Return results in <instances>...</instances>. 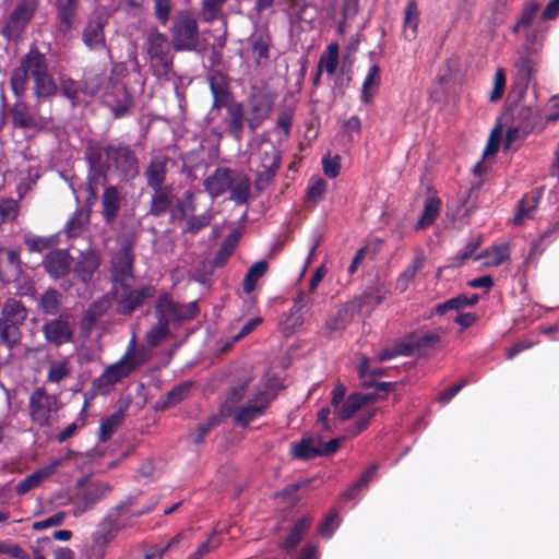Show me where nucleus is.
<instances>
[{"mask_svg": "<svg viewBox=\"0 0 559 559\" xmlns=\"http://www.w3.org/2000/svg\"><path fill=\"white\" fill-rule=\"evenodd\" d=\"M61 465V460H53L48 465L38 468L31 475L26 476L23 480H21L16 487L15 490L19 495H25L26 492L31 491L32 489L36 488L41 484L44 480L49 478L57 468Z\"/></svg>", "mask_w": 559, "mask_h": 559, "instance_id": "412c9836", "label": "nucleus"}, {"mask_svg": "<svg viewBox=\"0 0 559 559\" xmlns=\"http://www.w3.org/2000/svg\"><path fill=\"white\" fill-rule=\"evenodd\" d=\"M171 46L168 37L156 27H150L144 33L143 51L147 56L150 69L157 78L167 76L173 70Z\"/></svg>", "mask_w": 559, "mask_h": 559, "instance_id": "f03ea898", "label": "nucleus"}, {"mask_svg": "<svg viewBox=\"0 0 559 559\" xmlns=\"http://www.w3.org/2000/svg\"><path fill=\"white\" fill-rule=\"evenodd\" d=\"M39 0H20L4 22L2 35L15 39L25 31L38 10Z\"/></svg>", "mask_w": 559, "mask_h": 559, "instance_id": "423d86ee", "label": "nucleus"}, {"mask_svg": "<svg viewBox=\"0 0 559 559\" xmlns=\"http://www.w3.org/2000/svg\"><path fill=\"white\" fill-rule=\"evenodd\" d=\"M440 335L438 333H426L418 336L413 345L418 349L435 348L440 342Z\"/></svg>", "mask_w": 559, "mask_h": 559, "instance_id": "0e129e2a", "label": "nucleus"}, {"mask_svg": "<svg viewBox=\"0 0 559 559\" xmlns=\"http://www.w3.org/2000/svg\"><path fill=\"white\" fill-rule=\"evenodd\" d=\"M267 269L269 264L264 260L257 261L249 267L245 275L242 284L243 292L247 295L251 294L254 290L257 283L266 274Z\"/></svg>", "mask_w": 559, "mask_h": 559, "instance_id": "473e14b6", "label": "nucleus"}, {"mask_svg": "<svg viewBox=\"0 0 559 559\" xmlns=\"http://www.w3.org/2000/svg\"><path fill=\"white\" fill-rule=\"evenodd\" d=\"M257 159L259 162L258 176L260 178L270 179L280 167L278 152L272 145H262L257 153Z\"/></svg>", "mask_w": 559, "mask_h": 559, "instance_id": "aec40b11", "label": "nucleus"}, {"mask_svg": "<svg viewBox=\"0 0 559 559\" xmlns=\"http://www.w3.org/2000/svg\"><path fill=\"white\" fill-rule=\"evenodd\" d=\"M323 171L330 178H335L340 174L341 158L338 155L333 157L325 156L322 159Z\"/></svg>", "mask_w": 559, "mask_h": 559, "instance_id": "774afa93", "label": "nucleus"}, {"mask_svg": "<svg viewBox=\"0 0 559 559\" xmlns=\"http://www.w3.org/2000/svg\"><path fill=\"white\" fill-rule=\"evenodd\" d=\"M419 20V10L416 0H408L404 13V36L413 39L416 36Z\"/></svg>", "mask_w": 559, "mask_h": 559, "instance_id": "e433bc0d", "label": "nucleus"}, {"mask_svg": "<svg viewBox=\"0 0 559 559\" xmlns=\"http://www.w3.org/2000/svg\"><path fill=\"white\" fill-rule=\"evenodd\" d=\"M132 282L112 288L111 294L118 304V311L124 314L131 313L143 301L153 295L151 286H142L138 289L131 288Z\"/></svg>", "mask_w": 559, "mask_h": 559, "instance_id": "1a4fd4ad", "label": "nucleus"}, {"mask_svg": "<svg viewBox=\"0 0 559 559\" xmlns=\"http://www.w3.org/2000/svg\"><path fill=\"white\" fill-rule=\"evenodd\" d=\"M381 83V71L378 64L373 63L369 67L361 86L360 100L369 104L378 92Z\"/></svg>", "mask_w": 559, "mask_h": 559, "instance_id": "a878e982", "label": "nucleus"}, {"mask_svg": "<svg viewBox=\"0 0 559 559\" xmlns=\"http://www.w3.org/2000/svg\"><path fill=\"white\" fill-rule=\"evenodd\" d=\"M105 24L106 20L103 16H97L87 22L83 32V41L90 49L99 50L105 47Z\"/></svg>", "mask_w": 559, "mask_h": 559, "instance_id": "5701e85b", "label": "nucleus"}, {"mask_svg": "<svg viewBox=\"0 0 559 559\" xmlns=\"http://www.w3.org/2000/svg\"><path fill=\"white\" fill-rule=\"evenodd\" d=\"M233 171L228 168L219 167L211 176L205 178L204 188L205 191L213 198H217L223 193L227 192L230 183Z\"/></svg>", "mask_w": 559, "mask_h": 559, "instance_id": "4be33fe9", "label": "nucleus"}, {"mask_svg": "<svg viewBox=\"0 0 559 559\" xmlns=\"http://www.w3.org/2000/svg\"><path fill=\"white\" fill-rule=\"evenodd\" d=\"M424 265V258L423 257H416L412 261V263L405 269V271L399 276L396 281V289L400 292H405L409 284L415 278L417 272L423 267Z\"/></svg>", "mask_w": 559, "mask_h": 559, "instance_id": "a19ab883", "label": "nucleus"}, {"mask_svg": "<svg viewBox=\"0 0 559 559\" xmlns=\"http://www.w3.org/2000/svg\"><path fill=\"white\" fill-rule=\"evenodd\" d=\"M155 15L162 25H166L171 11V2L170 0H155Z\"/></svg>", "mask_w": 559, "mask_h": 559, "instance_id": "69168bd1", "label": "nucleus"}, {"mask_svg": "<svg viewBox=\"0 0 559 559\" xmlns=\"http://www.w3.org/2000/svg\"><path fill=\"white\" fill-rule=\"evenodd\" d=\"M61 90H62V94L72 100V104L75 105L76 103H79L81 99V94H85V95H88V96H92L94 95V91H87L86 87L83 86L82 83L80 82H75L73 80H66L62 82V85H61Z\"/></svg>", "mask_w": 559, "mask_h": 559, "instance_id": "c03bdc74", "label": "nucleus"}, {"mask_svg": "<svg viewBox=\"0 0 559 559\" xmlns=\"http://www.w3.org/2000/svg\"><path fill=\"white\" fill-rule=\"evenodd\" d=\"M108 164L126 178H134L139 174L138 159L129 146L108 145L104 148Z\"/></svg>", "mask_w": 559, "mask_h": 559, "instance_id": "9b49d317", "label": "nucleus"}, {"mask_svg": "<svg viewBox=\"0 0 559 559\" xmlns=\"http://www.w3.org/2000/svg\"><path fill=\"white\" fill-rule=\"evenodd\" d=\"M191 384L186 382L174 386L166 395L165 406H174L183 401L190 391Z\"/></svg>", "mask_w": 559, "mask_h": 559, "instance_id": "864d4df0", "label": "nucleus"}, {"mask_svg": "<svg viewBox=\"0 0 559 559\" xmlns=\"http://www.w3.org/2000/svg\"><path fill=\"white\" fill-rule=\"evenodd\" d=\"M176 51H193L200 44V31L195 16L188 11L177 13L169 29Z\"/></svg>", "mask_w": 559, "mask_h": 559, "instance_id": "7ed1b4c3", "label": "nucleus"}, {"mask_svg": "<svg viewBox=\"0 0 559 559\" xmlns=\"http://www.w3.org/2000/svg\"><path fill=\"white\" fill-rule=\"evenodd\" d=\"M368 400V395L352 394L337 407V409H334V412L340 419H348L354 413L360 409Z\"/></svg>", "mask_w": 559, "mask_h": 559, "instance_id": "f704fd0d", "label": "nucleus"}, {"mask_svg": "<svg viewBox=\"0 0 559 559\" xmlns=\"http://www.w3.org/2000/svg\"><path fill=\"white\" fill-rule=\"evenodd\" d=\"M273 397L274 394L269 390H259L253 397L233 411L234 421L241 427L248 426L264 414Z\"/></svg>", "mask_w": 559, "mask_h": 559, "instance_id": "0eeeda50", "label": "nucleus"}, {"mask_svg": "<svg viewBox=\"0 0 559 559\" xmlns=\"http://www.w3.org/2000/svg\"><path fill=\"white\" fill-rule=\"evenodd\" d=\"M338 525H340V519H338L337 512L333 511V512L329 513L320 526V531H319L320 535L322 537L330 538L333 535V533L335 532V530L338 527Z\"/></svg>", "mask_w": 559, "mask_h": 559, "instance_id": "052dcab7", "label": "nucleus"}, {"mask_svg": "<svg viewBox=\"0 0 559 559\" xmlns=\"http://www.w3.org/2000/svg\"><path fill=\"white\" fill-rule=\"evenodd\" d=\"M123 420V414L121 412H117L104 419L100 423V438L102 440H107L112 432L117 429L118 426L121 425Z\"/></svg>", "mask_w": 559, "mask_h": 559, "instance_id": "603ef678", "label": "nucleus"}, {"mask_svg": "<svg viewBox=\"0 0 559 559\" xmlns=\"http://www.w3.org/2000/svg\"><path fill=\"white\" fill-rule=\"evenodd\" d=\"M338 66V45L332 43L328 46L326 50L321 55L318 68L326 72L328 75H334Z\"/></svg>", "mask_w": 559, "mask_h": 559, "instance_id": "4c0bfd02", "label": "nucleus"}, {"mask_svg": "<svg viewBox=\"0 0 559 559\" xmlns=\"http://www.w3.org/2000/svg\"><path fill=\"white\" fill-rule=\"evenodd\" d=\"M211 90L214 97V106H219L227 97L222 75L211 78Z\"/></svg>", "mask_w": 559, "mask_h": 559, "instance_id": "bf43d9fd", "label": "nucleus"}, {"mask_svg": "<svg viewBox=\"0 0 559 559\" xmlns=\"http://www.w3.org/2000/svg\"><path fill=\"white\" fill-rule=\"evenodd\" d=\"M27 318L26 308L16 299H8L0 317V340L11 349L20 342V328Z\"/></svg>", "mask_w": 559, "mask_h": 559, "instance_id": "20e7f679", "label": "nucleus"}, {"mask_svg": "<svg viewBox=\"0 0 559 559\" xmlns=\"http://www.w3.org/2000/svg\"><path fill=\"white\" fill-rule=\"evenodd\" d=\"M98 266V255L94 252H86L81 255V259L79 260L74 271L79 278H81L83 282H87L91 280L92 275L95 273Z\"/></svg>", "mask_w": 559, "mask_h": 559, "instance_id": "2f4dec72", "label": "nucleus"}, {"mask_svg": "<svg viewBox=\"0 0 559 559\" xmlns=\"http://www.w3.org/2000/svg\"><path fill=\"white\" fill-rule=\"evenodd\" d=\"M90 215L84 210H79L66 225V233L69 237L79 236L87 224Z\"/></svg>", "mask_w": 559, "mask_h": 559, "instance_id": "49530a36", "label": "nucleus"}, {"mask_svg": "<svg viewBox=\"0 0 559 559\" xmlns=\"http://www.w3.org/2000/svg\"><path fill=\"white\" fill-rule=\"evenodd\" d=\"M292 452L295 457L308 460L320 454V438L305 436L299 442L292 444Z\"/></svg>", "mask_w": 559, "mask_h": 559, "instance_id": "bb28decb", "label": "nucleus"}, {"mask_svg": "<svg viewBox=\"0 0 559 559\" xmlns=\"http://www.w3.org/2000/svg\"><path fill=\"white\" fill-rule=\"evenodd\" d=\"M231 183L228 189L230 191V199L241 204L248 200L250 194L251 183L249 178L240 173L233 171Z\"/></svg>", "mask_w": 559, "mask_h": 559, "instance_id": "cd10ccee", "label": "nucleus"}, {"mask_svg": "<svg viewBox=\"0 0 559 559\" xmlns=\"http://www.w3.org/2000/svg\"><path fill=\"white\" fill-rule=\"evenodd\" d=\"M73 372V365L70 358L60 357L50 359L46 367V383L59 386Z\"/></svg>", "mask_w": 559, "mask_h": 559, "instance_id": "6ab92c4d", "label": "nucleus"}, {"mask_svg": "<svg viewBox=\"0 0 559 559\" xmlns=\"http://www.w3.org/2000/svg\"><path fill=\"white\" fill-rule=\"evenodd\" d=\"M73 259L64 249H53L49 251L43 260V265L47 274L59 280L67 276L72 269Z\"/></svg>", "mask_w": 559, "mask_h": 559, "instance_id": "4468645a", "label": "nucleus"}, {"mask_svg": "<svg viewBox=\"0 0 559 559\" xmlns=\"http://www.w3.org/2000/svg\"><path fill=\"white\" fill-rule=\"evenodd\" d=\"M441 209V201L437 198L426 200L424 211L418 219L417 228L424 229L430 226L438 217Z\"/></svg>", "mask_w": 559, "mask_h": 559, "instance_id": "58836bf2", "label": "nucleus"}, {"mask_svg": "<svg viewBox=\"0 0 559 559\" xmlns=\"http://www.w3.org/2000/svg\"><path fill=\"white\" fill-rule=\"evenodd\" d=\"M12 120L14 126L31 129L36 128V119L28 114L27 106L24 103L16 104L12 110Z\"/></svg>", "mask_w": 559, "mask_h": 559, "instance_id": "37998d69", "label": "nucleus"}, {"mask_svg": "<svg viewBox=\"0 0 559 559\" xmlns=\"http://www.w3.org/2000/svg\"><path fill=\"white\" fill-rule=\"evenodd\" d=\"M223 532L224 528L216 525L209 538L202 543L197 550L188 557V559H202L204 556L215 550L222 544L218 535H222Z\"/></svg>", "mask_w": 559, "mask_h": 559, "instance_id": "ea45409f", "label": "nucleus"}, {"mask_svg": "<svg viewBox=\"0 0 559 559\" xmlns=\"http://www.w3.org/2000/svg\"><path fill=\"white\" fill-rule=\"evenodd\" d=\"M186 539L185 533H179L176 536H174L165 546L159 547L155 546L153 547L148 552L145 554L144 559H163L164 554L175 547L176 545L180 544L182 540Z\"/></svg>", "mask_w": 559, "mask_h": 559, "instance_id": "5fc2aeb1", "label": "nucleus"}, {"mask_svg": "<svg viewBox=\"0 0 559 559\" xmlns=\"http://www.w3.org/2000/svg\"><path fill=\"white\" fill-rule=\"evenodd\" d=\"M156 313L160 322L183 321L194 318L198 313L195 302L178 304L167 295L160 296L156 304Z\"/></svg>", "mask_w": 559, "mask_h": 559, "instance_id": "9d476101", "label": "nucleus"}, {"mask_svg": "<svg viewBox=\"0 0 559 559\" xmlns=\"http://www.w3.org/2000/svg\"><path fill=\"white\" fill-rule=\"evenodd\" d=\"M86 159L91 168L98 174H103L106 169L110 167V165L108 164V159L104 162L102 153L94 148L88 150V152L86 153Z\"/></svg>", "mask_w": 559, "mask_h": 559, "instance_id": "13d9d810", "label": "nucleus"}, {"mask_svg": "<svg viewBox=\"0 0 559 559\" xmlns=\"http://www.w3.org/2000/svg\"><path fill=\"white\" fill-rule=\"evenodd\" d=\"M251 44L258 62L269 58L270 39L267 35L262 33L254 34L251 38Z\"/></svg>", "mask_w": 559, "mask_h": 559, "instance_id": "3c124183", "label": "nucleus"}, {"mask_svg": "<svg viewBox=\"0 0 559 559\" xmlns=\"http://www.w3.org/2000/svg\"><path fill=\"white\" fill-rule=\"evenodd\" d=\"M111 491L108 484H94L80 493L74 501L73 514L80 516L91 510L98 501L104 499Z\"/></svg>", "mask_w": 559, "mask_h": 559, "instance_id": "dca6fc26", "label": "nucleus"}, {"mask_svg": "<svg viewBox=\"0 0 559 559\" xmlns=\"http://www.w3.org/2000/svg\"><path fill=\"white\" fill-rule=\"evenodd\" d=\"M227 130L237 140H240L243 129V107L241 104L231 102L227 105Z\"/></svg>", "mask_w": 559, "mask_h": 559, "instance_id": "c85d7f7f", "label": "nucleus"}, {"mask_svg": "<svg viewBox=\"0 0 559 559\" xmlns=\"http://www.w3.org/2000/svg\"><path fill=\"white\" fill-rule=\"evenodd\" d=\"M272 102L266 95L253 94L248 100L247 122L251 130H255L269 116Z\"/></svg>", "mask_w": 559, "mask_h": 559, "instance_id": "a211bd4d", "label": "nucleus"}, {"mask_svg": "<svg viewBox=\"0 0 559 559\" xmlns=\"http://www.w3.org/2000/svg\"><path fill=\"white\" fill-rule=\"evenodd\" d=\"M326 189V182L322 178H313L307 189V195L310 200L317 202L322 199Z\"/></svg>", "mask_w": 559, "mask_h": 559, "instance_id": "680f3d73", "label": "nucleus"}, {"mask_svg": "<svg viewBox=\"0 0 559 559\" xmlns=\"http://www.w3.org/2000/svg\"><path fill=\"white\" fill-rule=\"evenodd\" d=\"M154 194L151 201V214L160 216L166 213L173 201V193L169 187L153 189Z\"/></svg>", "mask_w": 559, "mask_h": 559, "instance_id": "72a5a7b5", "label": "nucleus"}, {"mask_svg": "<svg viewBox=\"0 0 559 559\" xmlns=\"http://www.w3.org/2000/svg\"><path fill=\"white\" fill-rule=\"evenodd\" d=\"M376 471H377V466L376 465H371L362 474V476L359 478V480L350 489H348L346 492H344L343 499H345V500L353 499L356 496V492L360 488L366 487L369 484V481L374 477Z\"/></svg>", "mask_w": 559, "mask_h": 559, "instance_id": "4d7b16f0", "label": "nucleus"}, {"mask_svg": "<svg viewBox=\"0 0 559 559\" xmlns=\"http://www.w3.org/2000/svg\"><path fill=\"white\" fill-rule=\"evenodd\" d=\"M537 72V61L527 55L521 53L514 62L512 73L513 85L523 94L527 86L534 81Z\"/></svg>", "mask_w": 559, "mask_h": 559, "instance_id": "2eb2a0df", "label": "nucleus"}, {"mask_svg": "<svg viewBox=\"0 0 559 559\" xmlns=\"http://www.w3.org/2000/svg\"><path fill=\"white\" fill-rule=\"evenodd\" d=\"M103 216L107 223H112L120 211L121 193L116 187L105 188L102 195Z\"/></svg>", "mask_w": 559, "mask_h": 559, "instance_id": "393cba45", "label": "nucleus"}, {"mask_svg": "<svg viewBox=\"0 0 559 559\" xmlns=\"http://www.w3.org/2000/svg\"><path fill=\"white\" fill-rule=\"evenodd\" d=\"M60 403L55 394L45 388L35 389L29 396V414L33 423L40 427L51 426L57 418Z\"/></svg>", "mask_w": 559, "mask_h": 559, "instance_id": "39448f33", "label": "nucleus"}, {"mask_svg": "<svg viewBox=\"0 0 559 559\" xmlns=\"http://www.w3.org/2000/svg\"><path fill=\"white\" fill-rule=\"evenodd\" d=\"M506 82H507V76H506L504 70L502 68L497 69L495 76H493L492 91L490 92V95H489L490 102H497L501 98V96L504 93Z\"/></svg>", "mask_w": 559, "mask_h": 559, "instance_id": "6e6d98bb", "label": "nucleus"}, {"mask_svg": "<svg viewBox=\"0 0 559 559\" xmlns=\"http://www.w3.org/2000/svg\"><path fill=\"white\" fill-rule=\"evenodd\" d=\"M538 197L536 194L525 195L519 206V212L514 217L516 224H521L524 218H531L536 209Z\"/></svg>", "mask_w": 559, "mask_h": 559, "instance_id": "de8ad7c7", "label": "nucleus"}, {"mask_svg": "<svg viewBox=\"0 0 559 559\" xmlns=\"http://www.w3.org/2000/svg\"><path fill=\"white\" fill-rule=\"evenodd\" d=\"M508 258L509 247L508 245L501 243L485 250L481 254L477 255L475 260L483 259L485 266H498Z\"/></svg>", "mask_w": 559, "mask_h": 559, "instance_id": "c9c22d12", "label": "nucleus"}, {"mask_svg": "<svg viewBox=\"0 0 559 559\" xmlns=\"http://www.w3.org/2000/svg\"><path fill=\"white\" fill-rule=\"evenodd\" d=\"M60 294L56 289L46 290L40 297V307L47 314H56L59 310Z\"/></svg>", "mask_w": 559, "mask_h": 559, "instance_id": "8fccbe9b", "label": "nucleus"}, {"mask_svg": "<svg viewBox=\"0 0 559 559\" xmlns=\"http://www.w3.org/2000/svg\"><path fill=\"white\" fill-rule=\"evenodd\" d=\"M80 0H56L57 32L67 35L74 26L78 17Z\"/></svg>", "mask_w": 559, "mask_h": 559, "instance_id": "f3484780", "label": "nucleus"}, {"mask_svg": "<svg viewBox=\"0 0 559 559\" xmlns=\"http://www.w3.org/2000/svg\"><path fill=\"white\" fill-rule=\"evenodd\" d=\"M119 530L120 526L118 524L104 522L102 527L93 534L94 547L97 548L96 559H102L104 547L114 539Z\"/></svg>", "mask_w": 559, "mask_h": 559, "instance_id": "c756f323", "label": "nucleus"}, {"mask_svg": "<svg viewBox=\"0 0 559 559\" xmlns=\"http://www.w3.org/2000/svg\"><path fill=\"white\" fill-rule=\"evenodd\" d=\"M17 205L13 200L0 201V225L16 216Z\"/></svg>", "mask_w": 559, "mask_h": 559, "instance_id": "338daca9", "label": "nucleus"}, {"mask_svg": "<svg viewBox=\"0 0 559 559\" xmlns=\"http://www.w3.org/2000/svg\"><path fill=\"white\" fill-rule=\"evenodd\" d=\"M168 163L169 158L164 155H157L152 158L145 171L147 186L151 189L164 188Z\"/></svg>", "mask_w": 559, "mask_h": 559, "instance_id": "b1692460", "label": "nucleus"}, {"mask_svg": "<svg viewBox=\"0 0 559 559\" xmlns=\"http://www.w3.org/2000/svg\"><path fill=\"white\" fill-rule=\"evenodd\" d=\"M109 302L106 299L94 301L84 312L81 321V329L88 333L96 321L107 311Z\"/></svg>", "mask_w": 559, "mask_h": 559, "instance_id": "7c9ffc66", "label": "nucleus"}, {"mask_svg": "<svg viewBox=\"0 0 559 559\" xmlns=\"http://www.w3.org/2000/svg\"><path fill=\"white\" fill-rule=\"evenodd\" d=\"M24 242L31 252H43L44 250L51 249L56 245L55 237H40L27 234L24 237Z\"/></svg>", "mask_w": 559, "mask_h": 559, "instance_id": "a18cd8bd", "label": "nucleus"}, {"mask_svg": "<svg viewBox=\"0 0 559 559\" xmlns=\"http://www.w3.org/2000/svg\"><path fill=\"white\" fill-rule=\"evenodd\" d=\"M47 342L57 346L69 343L73 337V328L68 314L47 321L43 326Z\"/></svg>", "mask_w": 559, "mask_h": 559, "instance_id": "ddd939ff", "label": "nucleus"}, {"mask_svg": "<svg viewBox=\"0 0 559 559\" xmlns=\"http://www.w3.org/2000/svg\"><path fill=\"white\" fill-rule=\"evenodd\" d=\"M133 254L129 245H123L111 260L112 288L133 282Z\"/></svg>", "mask_w": 559, "mask_h": 559, "instance_id": "f8f14e48", "label": "nucleus"}, {"mask_svg": "<svg viewBox=\"0 0 559 559\" xmlns=\"http://www.w3.org/2000/svg\"><path fill=\"white\" fill-rule=\"evenodd\" d=\"M211 221H212V215L210 212H205L198 216H190L187 222L188 223L187 231H189L191 234H195L200 229L210 225Z\"/></svg>", "mask_w": 559, "mask_h": 559, "instance_id": "e2e57ef3", "label": "nucleus"}, {"mask_svg": "<svg viewBox=\"0 0 559 559\" xmlns=\"http://www.w3.org/2000/svg\"><path fill=\"white\" fill-rule=\"evenodd\" d=\"M310 520L308 518L300 519L293 527L289 535L283 542L282 547L286 550L293 549L302 538L305 533L310 527Z\"/></svg>", "mask_w": 559, "mask_h": 559, "instance_id": "79ce46f5", "label": "nucleus"}, {"mask_svg": "<svg viewBox=\"0 0 559 559\" xmlns=\"http://www.w3.org/2000/svg\"><path fill=\"white\" fill-rule=\"evenodd\" d=\"M29 76L34 80V92L37 98H46L56 94L57 84L48 72L45 56L38 50H29L21 66L12 73L11 86L16 96L20 97L26 92Z\"/></svg>", "mask_w": 559, "mask_h": 559, "instance_id": "f257e3e1", "label": "nucleus"}, {"mask_svg": "<svg viewBox=\"0 0 559 559\" xmlns=\"http://www.w3.org/2000/svg\"><path fill=\"white\" fill-rule=\"evenodd\" d=\"M136 362L132 350H128L116 364L107 367L105 371L94 380L93 386L99 393H105L110 386L128 377L135 368Z\"/></svg>", "mask_w": 559, "mask_h": 559, "instance_id": "6e6552de", "label": "nucleus"}, {"mask_svg": "<svg viewBox=\"0 0 559 559\" xmlns=\"http://www.w3.org/2000/svg\"><path fill=\"white\" fill-rule=\"evenodd\" d=\"M226 0H202V16L205 22H212L222 16Z\"/></svg>", "mask_w": 559, "mask_h": 559, "instance_id": "09e8293b", "label": "nucleus"}]
</instances>
